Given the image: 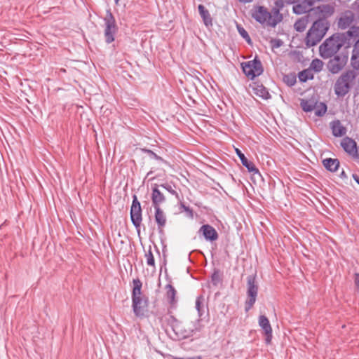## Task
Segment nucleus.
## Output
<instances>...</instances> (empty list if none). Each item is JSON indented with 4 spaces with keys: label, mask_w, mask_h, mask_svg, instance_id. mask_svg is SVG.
Segmentation results:
<instances>
[{
    "label": "nucleus",
    "mask_w": 359,
    "mask_h": 359,
    "mask_svg": "<svg viewBox=\"0 0 359 359\" xmlns=\"http://www.w3.org/2000/svg\"><path fill=\"white\" fill-rule=\"evenodd\" d=\"M300 105L304 111L310 112L316 109V102L313 100H302Z\"/></svg>",
    "instance_id": "25"
},
{
    "label": "nucleus",
    "mask_w": 359,
    "mask_h": 359,
    "mask_svg": "<svg viewBox=\"0 0 359 359\" xmlns=\"http://www.w3.org/2000/svg\"><path fill=\"white\" fill-rule=\"evenodd\" d=\"M236 152L241 159L242 164L247 168L249 172L253 173H259V170L256 168L254 163L251 161H249L240 149H236Z\"/></svg>",
    "instance_id": "17"
},
{
    "label": "nucleus",
    "mask_w": 359,
    "mask_h": 359,
    "mask_svg": "<svg viewBox=\"0 0 359 359\" xmlns=\"http://www.w3.org/2000/svg\"><path fill=\"white\" fill-rule=\"evenodd\" d=\"M145 257H146L147 265L155 268L154 257V255H153L151 250H149V252L147 253H146Z\"/></svg>",
    "instance_id": "34"
},
{
    "label": "nucleus",
    "mask_w": 359,
    "mask_h": 359,
    "mask_svg": "<svg viewBox=\"0 0 359 359\" xmlns=\"http://www.w3.org/2000/svg\"><path fill=\"white\" fill-rule=\"evenodd\" d=\"M180 208L187 212L188 217L191 218L193 217V210L189 207H187L183 203H181Z\"/></svg>",
    "instance_id": "37"
},
{
    "label": "nucleus",
    "mask_w": 359,
    "mask_h": 359,
    "mask_svg": "<svg viewBox=\"0 0 359 359\" xmlns=\"http://www.w3.org/2000/svg\"><path fill=\"white\" fill-rule=\"evenodd\" d=\"M353 178L355 180V182L359 184V176L353 175Z\"/></svg>",
    "instance_id": "44"
},
{
    "label": "nucleus",
    "mask_w": 359,
    "mask_h": 359,
    "mask_svg": "<svg viewBox=\"0 0 359 359\" xmlns=\"http://www.w3.org/2000/svg\"><path fill=\"white\" fill-rule=\"evenodd\" d=\"M318 19H326L332 15L334 12V8L332 5L325 4L318 6Z\"/></svg>",
    "instance_id": "16"
},
{
    "label": "nucleus",
    "mask_w": 359,
    "mask_h": 359,
    "mask_svg": "<svg viewBox=\"0 0 359 359\" xmlns=\"http://www.w3.org/2000/svg\"><path fill=\"white\" fill-rule=\"evenodd\" d=\"M217 278V275L216 273H214L212 276V281H215V285H216V280Z\"/></svg>",
    "instance_id": "41"
},
{
    "label": "nucleus",
    "mask_w": 359,
    "mask_h": 359,
    "mask_svg": "<svg viewBox=\"0 0 359 359\" xmlns=\"http://www.w3.org/2000/svg\"><path fill=\"white\" fill-rule=\"evenodd\" d=\"M284 81L286 82L289 86H292L296 83V78L293 76H285L284 77Z\"/></svg>",
    "instance_id": "36"
},
{
    "label": "nucleus",
    "mask_w": 359,
    "mask_h": 359,
    "mask_svg": "<svg viewBox=\"0 0 359 359\" xmlns=\"http://www.w3.org/2000/svg\"><path fill=\"white\" fill-rule=\"evenodd\" d=\"M242 68L244 74L250 79H253L263 72L262 63L256 58L243 63Z\"/></svg>",
    "instance_id": "9"
},
{
    "label": "nucleus",
    "mask_w": 359,
    "mask_h": 359,
    "mask_svg": "<svg viewBox=\"0 0 359 359\" xmlns=\"http://www.w3.org/2000/svg\"><path fill=\"white\" fill-rule=\"evenodd\" d=\"M253 0H239L240 2L241 3H244V4H246V3H250L252 2Z\"/></svg>",
    "instance_id": "42"
},
{
    "label": "nucleus",
    "mask_w": 359,
    "mask_h": 359,
    "mask_svg": "<svg viewBox=\"0 0 359 359\" xmlns=\"http://www.w3.org/2000/svg\"><path fill=\"white\" fill-rule=\"evenodd\" d=\"M258 293V285L255 283V278L253 276H249L247 278V295L245 302V311H248L256 302Z\"/></svg>",
    "instance_id": "7"
},
{
    "label": "nucleus",
    "mask_w": 359,
    "mask_h": 359,
    "mask_svg": "<svg viewBox=\"0 0 359 359\" xmlns=\"http://www.w3.org/2000/svg\"><path fill=\"white\" fill-rule=\"evenodd\" d=\"M299 79L301 82H306L308 80L313 79V73L309 68L304 69L299 73Z\"/></svg>",
    "instance_id": "28"
},
{
    "label": "nucleus",
    "mask_w": 359,
    "mask_h": 359,
    "mask_svg": "<svg viewBox=\"0 0 359 359\" xmlns=\"http://www.w3.org/2000/svg\"><path fill=\"white\" fill-rule=\"evenodd\" d=\"M344 39L348 40L347 33L341 37L331 36L326 39L324 43L320 45L319 48L322 57L324 58L332 57L344 46Z\"/></svg>",
    "instance_id": "3"
},
{
    "label": "nucleus",
    "mask_w": 359,
    "mask_h": 359,
    "mask_svg": "<svg viewBox=\"0 0 359 359\" xmlns=\"http://www.w3.org/2000/svg\"><path fill=\"white\" fill-rule=\"evenodd\" d=\"M348 59V53L341 52L335 55L327 63V68L332 74L339 73L346 65Z\"/></svg>",
    "instance_id": "8"
},
{
    "label": "nucleus",
    "mask_w": 359,
    "mask_h": 359,
    "mask_svg": "<svg viewBox=\"0 0 359 359\" xmlns=\"http://www.w3.org/2000/svg\"><path fill=\"white\" fill-rule=\"evenodd\" d=\"M354 15L351 11L343 13L338 21V26L341 29L348 27L353 22Z\"/></svg>",
    "instance_id": "13"
},
{
    "label": "nucleus",
    "mask_w": 359,
    "mask_h": 359,
    "mask_svg": "<svg viewBox=\"0 0 359 359\" xmlns=\"http://www.w3.org/2000/svg\"><path fill=\"white\" fill-rule=\"evenodd\" d=\"M323 62L322 60H319V59H314L310 66H309V69H311V71H314L316 72H319L322 70L323 69Z\"/></svg>",
    "instance_id": "29"
},
{
    "label": "nucleus",
    "mask_w": 359,
    "mask_h": 359,
    "mask_svg": "<svg viewBox=\"0 0 359 359\" xmlns=\"http://www.w3.org/2000/svg\"><path fill=\"white\" fill-rule=\"evenodd\" d=\"M174 359H202V357L201 356L187 357V358L175 357Z\"/></svg>",
    "instance_id": "40"
},
{
    "label": "nucleus",
    "mask_w": 359,
    "mask_h": 359,
    "mask_svg": "<svg viewBox=\"0 0 359 359\" xmlns=\"http://www.w3.org/2000/svg\"><path fill=\"white\" fill-rule=\"evenodd\" d=\"M341 144L343 149L350 154H353L357 152L356 142L351 138H344Z\"/></svg>",
    "instance_id": "20"
},
{
    "label": "nucleus",
    "mask_w": 359,
    "mask_h": 359,
    "mask_svg": "<svg viewBox=\"0 0 359 359\" xmlns=\"http://www.w3.org/2000/svg\"><path fill=\"white\" fill-rule=\"evenodd\" d=\"M237 29L241 36L245 39V41L248 43H251V39L248 33V32L241 25H237Z\"/></svg>",
    "instance_id": "32"
},
{
    "label": "nucleus",
    "mask_w": 359,
    "mask_h": 359,
    "mask_svg": "<svg viewBox=\"0 0 359 359\" xmlns=\"http://www.w3.org/2000/svg\"><path fill=\"white\" fill-rule=\"evenodd\" d=\"M323 163L325 168L331 172L336 171L339 166V161L336 158H325Z\"/></svg>",
    "instance_id": "24"
},
{
    "label": "nucleus",
    "mask_w": 359,
    "mask_h": 359,
    "mask_svg": "<svg viewBox=\"0 0 359 359\" xmlns=\"http://www.w3.org/2000/svg\"><path fill=\"white\" fill-rule=\"evenodd\" d=\"M259 325L264 330L266 336V342L269 344L272 338V328L269 319L265 316H260L259 318Z\"/></svg>",
    "instance_id": "11"
},
{
    "label": "nucleus",
    "mask_w": 359,
    "mask_h": 359,
    "mask_svg": "<svg viewBox=\"0 0 359 359\" xmlns=\"http://www.w3.org/2000/svg\"><path fill=\"white\" fill-rule=\"evenodd\" d=\"M173 331L175 332L177 336L180 338H187L192 334L194 330L189 327L187 330L184 329V325L179 322H177L173 325Z\"/></svg>",
    "instance_id": "15"
},
{
    "label": "nucleus",
    "mask_w": 359,
    "mask_h": 359,
    "mask_svg": "<svg viewBox=\"0 0 359 359\" xmlns=\"http://www.w3.org/2000/svg\"><path fill=\"white\" fill-rule=\"evenodd\" d=\"M355 77L353 71H347L342 74L334 84V93L338 97H344L350 90L351 84Z\"/></svg>",
    "instance_id": "4"
},
{
    "label": "nucleus",
    "mask_w": 359,
    "mask_h": 359,
    "mask_svg": "<svg viewBox=\"0 0 359 359\" xmlns=\"http://www.w3.org/2000/svg\"><path fill=\"white\" fill-rule=\"evenodd\" d=\"M285 2L288 3V4H294L295 3L297 0H285Z\"/></svg>",
    "instance_id": "43"
},
{
    "label": "nucleus",
    "mask_w": 359,
    "mask_h": 359,
    "mask_svg": "<svg viewBox=\"0 0 359 359\" xmlns=\"http://www.w3.org/2000/svg\"><path fill=\"white\" fill-rule=\"evenodd\" d=\"M130 217L135 227H139L142 222V209L137 196H133V201L130 208Z\"/></svg>",
    "instance_id": "10"
},
{
    "label": "nucleus",
    "mask_w": 359,
    "mask_h": 359,
    "mask_svg": "<svg viewBox=\"0 0 359 359\" xmlns=\"http://www.w3.org/2000/svg\"><path fill=\"white\" fill-rule=\"evenodd\" d=\"M155 209V220L158 224V229L161 230L166 224V216L164 212L160 208Z\"/></svg>",
    "instance_id": "21"
},
{
    "label": "nucleus",
    "mask_w": 359,
    "mask_h": 359,
    "mask_svg": "<svg viewBox=\"0 0 359 359\" xmlns=\"http://www.w3.org/2000/svg\"><path fill=\"white\" fill-rule=\"evenodd\" d=\"M151 200L154 208H160V205L165 200L164 195L156 187H154L152 189Z\"/></svg>",
    "instance_id": "18"
},
{
    "label": "nucleus",
    "mask_w": 359,
    "mask_h": 359,
    "mask_svg": "<svg viewBox=\"0 0 359 359\" xmlns=\"http://www.w3.org/2000/svg\"><path fill=\"white\" fill-rule=\"evenodd\" d=\"M252 17L261 24L273 27H276L282 20V16L278 9H274L273 13H271L263 6L256 7L252 13Z\"/></svg>",
    "instance_id": "2"
},
{
    "label": "nucleus",
    "mask_w": 359,
    "mask_h": 359,
    "mask_svg": "<svg viewBox=\"0 0 359 359\" xmlns=\"http://www.w3.org/2000/svg\"><path fill=\"white\" fill-rule=\"evenodd\" d=\"M330 24L326 19H318L309 29L306 43L309 47L314 46L318 43L325 36L330 28Z\"/></svg>",
    "instance_id": "1"
},
{
    "label": "nucleus",
    "mask_w": 359,
    "mask_h": 359,
    "mask_svg": "<svg viewBox=\"0 0 359 359\" xmlns=\"http://www.w3.org/2000/svg\"><path fill=\"white\" fill-rule=\"evenodd\" d=\"M348 41L355 42L351 57V64L353 69H359V27H352L347 32Z\"/></svg>",
    "instance_id": "5"
},
{
    "label": "nucleus",
    "mask_w": 359,
    "mask_h": 359,
    "mask_svg": "<svg viewBox=\"0 0 359 359\" xmlns=\"http://www.w3.org/2000/svg\"><path fill=\"white\" fill-rule=\"evenodd\" d=\"M116 4H118L119 0H114Z\"/></svg>",
    "instance_id": "45"
},
{
    "label": "nucleus",
    "mask_w": 359,
    "mask_h": 359,
    "mask_svg": "<svg viewBox=\"0 0 359 359\" xmlns=\"http://www.w3.org/2000/svg\"><path fill=\"white\" fill-rule=\"evenodd\" d=\"M133 283V290L132 294V299L141 298L142 297V282L139 279H135Z\"/></svg>",
    "instance_id": "26"
},
{
    "label": "nucleus",
    "mask_w": 359,
    "mask_h": 359,
    "mask_svg": "<svg viewBox=\"0 0 359 359\" xmlns=\"http://www.w3.org/2000/svg\"><path fill=\"white\" fill-rule=\"evenodd\" d=\"M204 298L203 296H199L196 298V309L198 311V316L201 317L202 316V310L201 307L203 304Z\"/></svg>",
    "instance_id": "33"
},
{
    "label": "nucleus",
    "mask_w": 359,
    "mask_h": 359,
    "mask_svg": "<svg viewBox=\"0 0 359 359\" xmlns=\"http://www.w3.org/2000/svg\"><path fill=\"white\" fill-rule=\"evenodd\" d=\"M257 90L258 92H259V93H257V95H259L262 98L268 99L270 97L269 93L263 86H260L259 88H257Z\"/></svg>",
    "instance_id": "35"
},
{
    "label": "nucleus",
    "mask_w": 359,
    "mask_h": 359,
    "mask_svg": "<svg viewBox=\"0 0 359 359\" xmlns=\"http://www.w3.org/2000/svg\"><path fill=\"white\" fill-rule=\"evenodd\" d=\"M313 111L316 116H322L326 113L327 106L325 104L322 102L319 103V104L316 103V109Z\"/></svg>",
    "instance_id": "31"
},
{
    "label": "nucleus",
    "mask_w": 359,
    "mask_h": 359,
    "mask_svg": "<svg viewBox=\"0 0 359 359\" xmlns=\"http://www.w3.org/2000/svg\"><path fill=\"white\" fill-rule=\"evenodd\" d=\"M160 187L163 188V189H165V190H167L168 191H169L172 194L177 195L176 191L172 189V187L170 185L168 184H161Z\"/></svg>",
    "instance_id": "38"
},
{
    "label": "nucleus",
    "mask_w": 359,
    "mask_h": 359,
    "mask_svg": "<svg viewBox=\"0 0 359 359\" xmlns=\"http://www.w3.org/2000/svg\"><path fill=\"white\" fill-rule=\"evenodd\" d=\"M167 292H166V298L168 302L173 304L176 302L175 300V295H176V290L171 285H167L165 287Z\"/></svg>",
    "instance_id": "27"
},
{
    "label": "nucleus",
    "mask_w": 359,
    "mask_h": 359,
    "mask_svg": "<svg viewBox=\"0 0 359 359\" xmlns=\"http://www.w3.org/2000/svg\"><path fill=\"white\" fill-rule=\"evenodd\" d=\"M133 300V309L136 316H144L145 309L147 306V301L142 297L132 299Z\"/></svg>",
    "instance_id": "12"
},
{
    "label": "nucleus",
    "mask_w": 359,
    "mask_h": 359,
    "mask_svg": "<svg viewBox=\"0 0 359 359\" xmlns=\"http://www.w3.org/2000/svg\"><path fill=\"white\" fill-rule=\"evenodd\" d=\"M313 5L307 0L293 6V11L297 14H303L311 9Z\"/></svg>",
    "instance_id": "23"
},
{
    "label": "nucleus",
    "mask_w": 359,
    "mask_h": 359,
    "mask_svg": "<svg viewBox=\"0 0 359 359\" xmlns=\"http://www.w3.org/2000/svg\"><path fill=\"white\" fill-rule=\"evenodd\" d=\"M203 233L207 241H214L218 238V234L216 230L210 225H203L199 230Z\"/></svg>",
    "instance_id": "14"
},
{
    "label": "nucleus",
    "mask_w": 359,
    "mask_h": 359,
    "mask_svg": "<svg viewBox=\"0 0 359 359\" xmlns=\"http://www.w3.org/2000/svg\"><path fill=\"white\" fill-rule=\"evenodd\" d=\"M330 128L332 131V134L335 137H341L346 133V129L341 123L339 121H334L330 123Z\"/></svg>",
    "instance_id": "19"
},
{
    "label": "nucleus",
    "mask_w": 359,
    "mask_h": 359,
    "mask_svg": "<svg viewBox=\"0 0 359 359\" xmlns=\"http://www.w3.org/2000/svg\"><path fill=\"white\" fill-rule=\"evenodd\" d=\"M273 48H279L283 45V41L280 39H275L271 41Z\"/></svg>",
    "instance_id": "39"
},
{
    "label": "nucleus",
    "mask_w": 359,
    "mask_h": 359,
    "mask_svg": "<svg viewBox=\"0 0 359 359\" xmlns=\"http://www.w3.org/2000/svg\"><path fill=\"white\" fill-rule=\"evenodd\" d=\"M105 29H104V37L105 41L107 43H110L114 40V35L117 32L118 27L116 23V20L110 11L107 10L106 15L104 18Z\"/></svg>",
    "instance_id": "6"
},
{
    "label": "nucleus",
    "mask_w": 359,
    "mask_h": 359,
    "mask_svg": "<svg viewBox=\"0 0 359 359\" xmlns=\"http://www.w3.org/2000/svg\"><path fill=\"white\" fill-rule=\"evenodd\" d=\"M198 8L200 15L202 18L205 25L206 27L212 26V20L209 11L202 4H200Z\"/></svg>",
    "instance_id": "22"
},
{
    "label": "nucleus",
    "mask_w": 359,
    "mask_h": 359,
    "mask_svg": "<svg viewBox=\"0 0 359 359\" xmlns=\"http://www.w3.org/2000/svg\"><path fill=\"white\" fill-rule=\"evenodd\" d=\"M308 20L306 18H301L296 21L294 25V29L297 32H303L307 26Z\"/></svg>",
    "instance_id": "30"
}]
</instances>
